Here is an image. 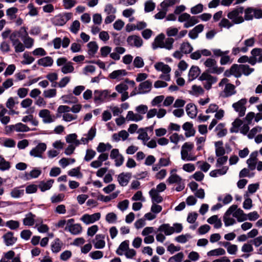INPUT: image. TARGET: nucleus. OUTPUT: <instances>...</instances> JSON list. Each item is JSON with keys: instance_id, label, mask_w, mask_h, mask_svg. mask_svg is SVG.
Here are the masks:
<instances>
[{"instance_id": "obj_4", "label": "nucleus", "mask_w": 262, "mask_h": 262, "mask_svg": "<svg viewBox=\"0 0 262 262\" xmlns=\"http://www.w3.org/2000/svg\"><path fill=\"white\" fill-rule=\"evenodd\" d=\"M247 102V99L243 98L239 100L236 103H234L232 105V107L234 108L236 112H238L239 117H242L245 114L246 107L245 105Z\"/></svg>"}, {"instance_id": "obj_3", "label": "nucleus", "mask_w": 262, "mask_h": 262, "mask_svg": "<svg viewBox=\"0 0 262 262\" xmlns=\"http://www.w3.org/2000/svg\"><path fill=\"white\" fill-rule=\"evenodd\" d=\"M204 65L208 68L207 71L212 74H220L222 73L224 70V67L218 68L216 66V61L212 58H208L204 62Z\"/></svg>"}, {"instance_id": "obj_50", "label": "nucleus", "mask_w": 262, "mask_h": 262, "mask_svg": "<svg viewBox=\"0 0 262 262\" xmlns=\"http://www.w3.org/2000/svg\"><path fill=\"white\" fill-rule=\"evenodd\" d=\"M176 3V0H164L161 4V6L163 9H167L169 6H172Z\"/></svg>"}, {"instance_id": "obj_57", "label": "nucleus", "mask_w": 262, "mask_h": 262, "mask_svg": "<svg viewBox=\"0 0 262 262\" xmlns=\"http://www.w3.org/2000/svg\"><path fill=\"white\" fill-rule=\"evenodd\" d=\"M229 215H224L223 221L226 226H229L235 223V220L233 218L228 217Z\"/></svg>"}, {"instance_id": "obj_51", "label": "nucleus", "mask_w": 262, "mask_h": 262, "mask_svg": "<svg viewBox=\"0 0 262 262\" xmlns=\"http://www.w3.org/2000/svg\"><path fill=\"white\" fill-rule=\"evenodd\" d=\"M174 41L173 38L168 37L166 39L165 43H164V48L167 50H170L172 48V45Z\"/></svg>"}, {"instance_id": "obj_54", "label": "nucleus", "mask_w": 262, "mask_h": 262, "mask_svg": "<svg viewBox=\"0 0 262 262\" xmlns=\"http://www.w3.org/2000/svg\"><path fill=\"white\" fill-rule=\"evenodd\" d=\"M191 236L189 234L185 235H181L176 237L175 239L177 242L180 243H185L187 241V238H191Z\"/></svg>"}, {"instance_id": "obj_8", "label": "nucleus", "mask_w": 262, "mask_h": 262, "mask_svg": "<svg viewBox=\"0 0 262 262\" xmlns=\"http://www.w3.org/2000/svg\"><path fill=\"white\" fill-rule=\"evenodd\" d=\"M127 42L130 46H134L136 47H140L143 43L141 38L137 35H130L127 38Z\"/></svg>"}, {"instance_id": "obj_9", "label": "nucleus", "mask_w": 262, "mask_h": 262, "mask_svg": "<svg viewBox=\"0 0 262 262\" xmlns=\"http://www.w3.org/2000/svg\"><path fill=\"white\" fill-rule=\"evenodd\" d=\"M164 38L165 35L163 33H161L157 36L152 43V49L156 50L158 48H164Z\"/></svg>"}, {"instance_id": "obj_42", "label": "nucleus", "mask_w": 262, "mask_h": 262, "mask_svg": "<svg viewBox=\"0 0 262 262\" xmlns=\"http://www.w3.org/2000/svg\"><path fill=\"white\" fill-rule=\"evenodd\" d=\"M68 174L71 177H77L78 178L82 177V173L80 171V167H78L72 169L68 171Z\"/></svg>"}, {"instance_id": "obj_12", "label": "nucleus", "mask_w": 262, "mask_h": 262, "mask_svg": "<svg viewBox=\"0 0 262 262\" xmlns=\"http://www.w3.org/2000/svg\"><path fill=\"white\" fill-rule=\"evenodd\" d=\"M39 116L43 119L44 123H49L54 121V119L50 115V112L48 110L44 109L40 111Z\"/></svg>"}, {"instance_id": "obj_49", "label": "nucleus", "mask_w": 262, "mask_h": 262, "mask_svg": "<svg viewBox=\"0 0 262 262\" xmlns=\"http://www.w3.org/2000/svg\"><path fill=\"white\" fill-rule=\"evenodd\" d=\"M117 215L114 212H110L106 214L105 220L108 223H115L117 220Z\"/></svg>"}, {"instance_id": "obj_46", "label": "nucleus", "mask_w": 262, "mask_h": 262, "mask_svg": "<svg viewBox=\"0 0 262 262\" xmlns=\"http://www.w3.org/2000/svg\"><path fill=\"white\" fill-rule=\"evenodd\" d=\"M203 10V5L201 4H199L196 6L192 7L190 9V12L193 14H197L202 12Z\"/></svg>"}, {"instance_id": "obj_17", "label": "nucleus", "mask_w": 262, "mask_h": 262, "mask_svg": "<svg viewBox=\"0 0 262 262\" xmlns=\"http://www.w3.org/2000/svg\"><path fill=\"white\" fill-rule=\"evenodd\" d=\"M37 63L43 67H50L53 63V59L50 56H46L38 60Z\"/></svg>"}, {"instance_id": "obj_39", "label": "nucleus", "mask_w": 262, "mask_h": 262, "mask_svg": "<svg viewBox=\"0 0 262 262\" xmlns=\"http://www.w3.org/2000/svg\"><path fill=\"white\" fill-rule=\"evenodd\" d=\"M21 33L18 31H15L10 35V39L12 43L18 42L19 38L21 37Z\"/></svg>"}, {"instance_id": "obj_28", "label": "nucleus", "mask_w": 262, "mask_h": 262, "mask_svg": "<svg viewBox=\"0 0 262 262\" xmlns=\"http://www.w3.org/2000/svg\"><path fill=\"white\" fill-rule=\"evenodd\" d=\"M41 170L37 169L32 170L29 173H26V180H30L31 178H36L41 174Z\"/></svg>"}, {"instance_id": "obj_32", "label": "nucleus", "mask_w": 262, "mask_h": 262, "mask_svg": "<svg viewBox=\"0 0 262 262\" xmlns=\"http://www.w3.org/2000/svg\"><path fill=\"white\" fill-rule=\"evenodd\" d=\"M64 103L70 104L76 103L77 101V98L72 95V94L63 95L62 97Z\"/></svg>"}, {"instance_id": "obj_60", "label": "nucleus", "mask_w": 262, "mask_h": 262, "mask_svg": "<svg viewBox=\"0 0 262 262\" xmlns=\"http://www.w3.org/2000/svg\"><path fill=\"white\" fill-rule=\"evenodd\" d=\"M103 252L100 251H95L90 253V255L93 259H100L103 257Z\"/></svg>"}, {"instance_id": "obj_25", "label": "nucleus", "mask_w": 262, "mask_h": 262, "mask_svg": "<svg viewBox=\"0 0 262 262\" xmlns=\"http://www.w3.org/2000/svg\"><path fill=\"white\" fill-rule=\"evenodd\" d=\"M243 121L238 118H236L232 123V127L230 129L231 133H237L238 128L243 124Z\"/></svg>"}, {"instance_id": "obj_63", "label": "nucleus", "mask_w": 262, "mask_h": 262, "mask_svg": "<svg viewBox=\"0 0 262 262\" xmlns=\"http://www.w3.org/2000/svg\"><path fill=\"white\" fill-rule=\"evenodd\" d=\"M129 204V201L128 200H124L121 202H120L118 204V207L122 211L126 210Z\"/></svg>"}, {"instance_id": "obj_2", "label": "nucleus", "mask_w": 262, "mask_h": 262, "mask_svg": "<svg viewBox=\"0 0 262 262\" xmlns=\"http://www.w3.org/2000/svg\"><path fill=\"white\" fill-rule=\"evenodd\" d=\"M244 12V7L238 6L232 11L228 13V17L231 19L233 24H238L244 21V19L242 16H239Z\"/></svg>"}, {"instance_id": "obj_53", "label": "nucleus", "mask_w": 262, "mask_h": 262, "mask_svg": "<svg viewBox=\"0 0 262 262\" xmlns=\"http://www.w3.org/2000/svg\"><path fill=\"white\" fill-rule=\"evenodd\" d=\"M232 25L233 24L228 19L225 18H223L219 23V26L227 28V29L230 28Z\"/></svg>"}, {"instance_id": "obj_1", "label": "nucleus", "mask_w": 262, "mask_h": 262, "mask_svg": "<svg viewBox=\"0 0 262 262\" xmlns=\"http://www.w3.org/2000/svg\"><path fill=\"white\" fill-rule=\"evenodd\" d=\"M245 13L243 17L244 20H251L254 18L259 19L262 18V10L251 7H247L245 9H244Z\"/></svg>"}, {"instance_id": "obj_64", "label": "nucleus", "mask_w": 262, "mask_h": 262, "mask_svg": "<svg viewBox=\"0 0 262 262\" xmlns=\"http://www.w3.org/2000/svg\"><path fill=\"white\" fill-rule=\"evenodd\" d=\"M32 235V232L29 230H24L20 233V237L25 240H28Z\"/></svg>"}, {"instance_id": "obj_26", "label": "nucleus", "mask_w": 262, "mask_h": 262, "mask_svg": "<svg viewBox=\"0 0 262 262\" xmlns=\"http://www.w3.org/2000/svg\"><path fill=\"white\" fill-rule=\"evenodd\" d=\"M10 163L7 161L4 157L0 155V170L5 171L10 168Z\"/></svg>"}, {"instance_id": "obj_43", "label": "nucleus", "mask_w": 262, "mask_h": 262, "mask_svg": "<svg viewBox=\"0 0 262 262\" xmlns=\"http://www.w3.org/2000/svg\"><path fill=\"white\" fill-rule=\"evenodd\" d=\"M96 155V152L92 149H88L86 150V154L84 157V160L85 161H90Z\"/></svg>"}, {"instance_id": "obj_18", "label": "nucleus", "mask_w": 262, "mask_h": 262, "mask_svg": "<svg viewBox=\"0 0 262 262\" xmlns=\"http://www.w3.org/2000/svg\"><path fill=\"white\" fill-rule=\"evenodd\" d=\"M87 46L89 48L88 54L89 55L94 56L98 49V46L95 41H91L88 43Z\"/></svg>"}, {"instance_id": "obj_14", "label": "nucleus", "mask_w": 262, "mask_h": 262, "mask_svg": "<svg viewBox=\"0 0 262 262\" xmlns=\"http://www.w3.org/2000/svg\"><path fill=\"white\" fill-rule=\"evenodd\" d=\"M158 231L164 232L166 235H170L174 232V228L170 226L168 224H163L159 226Z\"/></svg>"}, {"instance_id": "obj_56", "label": "nucleus", "mask_w": 262, "mask_h": 262, "mask_svg": "<svg viewBox=\"0 0 262 262\" xmlns=\"http://www.w3.org/2000/svg\"><path fill=\"white\" fill-rule=\"evenodd\" d=\"M128 89V86L123 83H121L116 86V90L119 93H123Z\"/></svg>"}, {"instance_id": "obj_52", "label": "nucleus", "mask_w": 262, "mask_h": 262, "mask_svg": "<svg viewBox=\"0 0 262 262\" xmlns=\"http://www.w3.org/2000/svg\"><path fill=\"white\" fill-rule=\"evenodd\" d=\"M43 96L45 98H52L56 96V89H49L43 92Z\"/></svg>"}, {"instance_id": "obj_22", "label": "nucleus", "mask_w": 262, "mask_h": 262, "mask_svg": "<svg viewBox=\"0 0 262 262\" xmlns=\"http://www.w3.org/2000/svg\"><path fill=\"white\" fill-rule=\"evenodd\" d=\"M180 50L182 53L188 54L192 51L193 48L188 42H184L181 45Z\"/></svg>"}, {"instance_id": "obj_45", "label": "nucleus", "mask_w": 262, "mask_h": 262, "mask_svg": "<svg viewBox=\"0 0 262 262\" xmlns=\"http://www.w3.org/2000/svg\"><path fill=\"white\" fill-rule=\"evenodd\" d=\"M155 7V4L154 2L151 1H148L145 3L144 10L146 12H149L153 11Z\"/></svg>"}, {"instance_id": "obj_6", "label": "nucleus", "mask_w": 262, "mask_h": 262, "mask_svg": "<svg viewBox=\"0 0 262 262\" xmlns=\"http://www.w3.org/2000/svg\"><path fill=\"white\" fill-rule=\"evenodd\" d=\"M101 216L99 212L95 213L90 215L88 214H84L81 218V220L86 224H90L98 221Z\"/></svg>"}, {"instance_id": "obj_7", "label": "nucleus", "mask_w": 262, "mask_h": 262, "mask_svg": "<svg viewBox=\"0 0 262 262\" xmlns=\"http://www.w3.org/2000/svg\"><path fill=\"white\" fill-rule=\"evenodd\" d=\"M109 93L110 92L108 90H95L94 91V101L95 102H97L98 101L101 102H103Z\"/></svg>"}, {"instance_id": "obj_34", "label": "nucleus", "mask_w": 262, "mask_h": 262, "mask_svg": "<svg viewBox=\"0 0 262 262\" xmlns=\"http://www.w3.org/2000/svg\"><path fill=\"white\" fill-rule=\"evenodd\" d=\"M184 257V254L181 252L173 256L170 257L168 262H182Z\"/></svg>"}, {"instance_id": "obj_21", "label": "nucleus", "mask_w": 262, "mask_h": 262, "mask_svg": "<svg viewBox=\"0 0 262 262\" xmlns=\"http://www.w3.org/2000/svg\"><path fill=\"white\" fill-rule=\"evenodd\" d=\"M53 183L54 180L52 179L48 180L47 182L41 181L38 186L40 189L41 191L43 192L50 189Z\"/></svg>"}, {"instance_id": "obj_23", "label": "nucleus", "mask_w": 262, "mask_h": 262, "mask_svg": "<svg viewBox=\"0 0 262 262\" xmlns=\"http://www.w3.org/2000/svg\"><path fill=\"white\" fill-rule=\"evenodd\" d=\"M62 243L60 241L59 238H56L55 239L54 242L51 245V249L53 253L59 252L61 248Z\"/></svg>"}, {"instance_id": "obj_19", "label": "nucleus", "mask_w": 262, "mask_h": 262, "mask_svg": "<svg viewBox=\"0 0 262 262\" xmlns=\"http://www.w3.org/2000/svg\"><path fill=\"white\" fill-rule=\"evenodd\" d=\"M129 249V241L125 240L122 242L116 250V253L122 255L123 251H126Z\"/></svg>"}, {"instance_id": "obj_55", "label": "nucleus", "mask_w": 262, "mask_h": 262, "mask_svg": "<svg viewBox=\"0 0 262 262\" xmlns=\"http://www.w3.org/2000/svg\"><path fill=\"white\" fill-rule=\"evenodd\" d=\"M144 62L141 57L137 56L134 60V65L138 68H142L144 66Z\"/></svg>"}, {"instance_id": "obj_59", "label": "nucleus", "mask_w": 262, "mask_h": 262, "mask_svg": "<svg viewBox=\"0 0 262 262\" xmlns=\"http://www.w3.org/2000/svg\"><path fill=\"white\" fill-rule=\"evenodd\" d=\"M198 216V214L196 212L189 213L188 215L187 221L189 223H194L195 222Z\"/></svg>"}, {"instance_id": "obj_13", "label": "nucleus", "mask_w": 262, "mask_h": 262, "mask_svg": "<svg viewBox=\"0 0 262 262\" xmlns=\"http://www.w3.org/2000/svg\"><path fill=\"white\" fill-rule=\"evenodd\" d=\"M131 176L132 174L130 173H126L125 174L124 172H122L119 174L118 177V181L119 184L122 186L127 185Z\"/></svg>"}, {"instance_id": "obj_16", "label": "nucleus", "mask_w": 262, "mask_h": 262, "mask_svg": "<svg viewBox=\"0 0 262 262\" xmlns=\"http://www.w3.org/2000/svg\"><path fill=\"white\" fill-rule=\"evenodd\" d=\"M200 69L198 67L192 66L188 73L189 81H192L197 78L200 75Z\"/></svg>"}, {"instance_id": "obj_15", "label": "nucleus", "mask_w": 262, "mask_h": 262, "mask_svg": "<svg viewBox=\"0 0 262 262\" xmlns=\"http://www.w3.org/2000/svg\"><path fill=\"white\" fill-rule=\"evenodd\" d=\"M186 111L187 115L191 118H194L197 114V108L193 103H188L186 106Z\"/></svg>"}, {"instance_id": "obj_20", "label": "nucleus", "mask_w": 262, "mask_h": 262, "mask_svg": "<svg viewBox=\"0 0 262 262\" xmlns=\"http://www.w3.org/2000/svg\"><path fill=\"white\" fill-rule=\"evenodd\" d=\"M35 215L32 214L31 212H29L26 215V217L23 220L24 225L29 226H33L35 222Z\"/></svg>"}, {"instance_id": "obj_61", "label": "nucleus", "mask_w": 262, "mask_h": 262, "mask_svg": "<svg viewBox=\"0 0 262 262\" xmlns=\"http://www.w3.org/2000/svg\"><path fill=\"white\" fill-rule=\"evenodd\" d=\"M112 48L108 46H104L100 49L102 57H106L111 52Z\"/></svg>"}, {"instance_id": "obj_41", "label": "nucleus", "mask_w": 262, "mask_h": 262, "mask_svg": "<svg viewBox=\"0 0 262 262\" xmlns=\"http://www.w3.org/2000/svg\"><path fill=\"white\" fill-rule=\"evenodd\" d=\"M74 70V68L72 65V62H69L62 67L61 68V72L64 74H67L73 72Z\"/></svg>"}, {"instance_id": "obj_30", "label": "nucleus", "mask_w": 262, "mask_h": 262, "mask_svg": "<svg viewBox=\"0 0 262 262\" xmlns=\"http://www.w3.org/2000/svg\"><path fill=\"white\" fill-rule=\"evenodd\" d=\"M24 194V189H19V187H15L13 189L10 193V195L12 198H18L23 195Z\"/></svg>"}, {"instance_id": "obj_10", "label": "nucleus", "mask_w": 262, "mask_h": 262, "mask_svg": "<svg viewBox=\"0 0 262 262\" xmlns=\"http://www.w3.org/2000/svg\"><path fill=\"white\" fill-rule=\"evenodd\" d=\"M13 232L8 231L6 234H4L3 238L6 246H9L13 245L17 241V238L14 236Z\"/></svg>"}, {"instance_id": "obj_5", "label": "nucleus", "mask_w": 262, "mask_h": 262, "mask_svg": "<svg viewBox=\"0 0 262 262\" xmlns=\"http://www.w3.org/2000/svg\"><path fill=\"white\" fill-rule=\"evenodd\" d=\"M46 148L47 145L45 143H39L30 151V154L31 156L35 157L42 158V154L46 150Z\"/></svg>"}, {"instance_id": "obj_27", "label": "nucleus", "mask_w": 262, "mask_h": 262, "mask_svg": "<svg viewBox=\"0 0 262 262\" xmlns=\"http://www.w3.org/2000/svg\"><path fill=\"white\" fill-rule=\"evenodd\" d=\"M69 231L73 234L76 235L80 233L82 230V227L80 224L70 225L69 228Z\"/></svg>"}, {"instance_id": "obj_24", "label": "nucleus", "mask_w": 262, "mask_h": 262, "mask_svg": "<svg viewBox=\"0 0 262 262\" xmlns=\"http://www.w3.org/2000/svg\"><path fill=\"white\" fill-rule=\"evenodd\" d=\"M255 43V38L254 37H251L250 38L247 39L244 41L245 47H243L241 48V52L243 53H246L248 51V47H251L254 46Z\"/></svg>"}, {"instance_id": "obj_58", "label": "nucleus", "mask_w": 262, "mask_h": 262, "mask_svg": "<svg viewBox=\"0 0 262 262\" xmlns=\"http://www.w3.org/2000/svg\"><path fill=\"white\" fill-rule=\"evenodd\" d=\"M38 186L35 184H30L27 186L26 188V192L27 193H35L37 190Z\"/></svg>"}, {"instance_id": "obj_44", "label": "nucleus", "mask_w": 262, "mask_h": 262, "mask_svg": "<svg viewBox=\"0 0 262 262\" xmlns=\"http://www.w3.org/2000/svg\"><path fill=\"white\" fill-rule=\"evenodd\" d=\"M23 57L24 58L25 60L21 62L23 64H31L35 60L34 57L29 56V54L26 52L24 54Z\"/></svg>"}, {"instance_id": "obj_47", "label": "nucleus", "mask_w": 262, "mask_h": 262, "mask_svg": "<svg viewBox=\"0 0 262 262\" xmlns=\"http://www.w3.org/2000/svg\"><path fill=\"white\" fill-rule=\"evenodd\" d=\"M13 46L14 47L15 51L16 53L23 52L25 49V46L19 40L18 42L12 43Z\"/></svg>"}, {"instance_id": "obj_37", "label": "nucleus", "mask_w": 262, "mask_h": 262, "mask_svg": "<svg viewBox=\"0 0 262 262\" xmlns=\"http://www.w3.org/2000/svg\"><path fill=\"white\" fill-rule=\"evenodd\" d=\"M241 72L246 76L250 74L253 71L254 69L251 68L248 64H240Z\"/></svg>"}, {"instance_id": "obj_36", "label": "nucleus", "mask_w": 262, "mask_h": 262, "mask_svg": "<svg viewBox=\"0 0 262 262\" xmlns=\"http://www.w3.org/2000/svg\"><path fill=\"white\" fill-rule=\"evenodd\" d=\"M30 130V128L22 123H18L15 124V130L18 132H26Z\"/></svg>"}, {"instance_id": "obj_35", "label": "nucleus", "mask_w": 262, "mask_h": 262, "mask_svg": "<svg viewBox=\"0 0 262 262\" xmlns=\"http://www.w3.org/2000/svg\"><path fill=\"white\" fill-rule=\"evenodd\" d=\"M230 68L232 71L233 74H234L236 77H239L241 76L242 72L240 64L238 65L237 64H233Z\"/></svg>"}, {"instance_id": "obj_31", "label": "nucleus", "mask_w": 262, "mask_h": 262, "mask_svg": "<svg viewBox=\"0 0 262 262\" xmlns=\"http://www.w3.org/2000/svg\"><path fill=\"white\" fill-rule=\"evenodd\" d=\"M182 178L177 174H171L167 180L169 184L180 183Z\"/></svg>"}, {"instance_id": "obj_48", "label": "nucleus", "mask_w": 262, "mask_h": 262, "mask_svg": "<svg viewBox=\"0 0 262 262\" xmlns=\"http://www.w3.org/2000/svg\"><path fill=\"white\" fill-rule=\"evenodd\" d=\"M80 23L78 20H75L73 22L70 27V30L74 34H76L80 29Z\"/></svg>"}, {"instance_id": "obj_40", "label": "nucleus", "mask_w": 262, "mask_h": 262, "mask_svg": "<svg viewBox=\"0 0 262 262\" xmlns=\"http://www.w3.org/2000/svg\"><path fill=\"white\" fill-rule=\"evenodd\" d=\"M225 254V251L224 249L220 248L212 250L208 252V256L223 255Z\"/></svg>"}, {"instance_id": "obj_38", "label": "nucleus", "mask_w": 262, "mask_h": 262, "mask_svg": "<svg viewBox=\"0 0 262 262\" xmlns=\"http://www.w3.org/2000/svg\"><path fill=\"white\" fill-rule=\"evenodd\" d=\"M6 226L11 230H16L19 227V223L17 221L10 220L6 223Z\"/></svg>"}, {"instance_id": "obj_11", "label": "nucleus", "mask_w": 262, "mask_h": 262, "mask_svg": "<svg viewBox=\"0 0 262 262\" xmlns=\"http://www.w3.org/2000/svg\"><path fill=\"white\" fill-rule=\"evenodd\" d=\"M152 82L149 80H146L141 83L139 85L138 94H144L148 93L151 88Z\"/></svg>"}, {"instance_id": "obj_33", "label": "nucleus", "mask_w": 262, "mask_h": 262, "mask_svg": "<svg viewBox=\"0 0 262 262\" xmlns=\"http://www.w3.org/2000/svg\"><path fill=\"white\" fill-rule=\"evenodd\" d=\"M64 16L62 14H59L56 16L54 18V24L56 26H62L66 24Z\"/></svg>"}, {"instance_id": "obj_62", "label": "nucleus", "mask_w": 262, "mask_h": 262, "mask_svg": "<svg viewBox=\"0 0 262 262\" xmlns=\"http://www.w3.org/2000/svg\"><path fill=\"white\" fill-rule=\"evenodd\" d=\"M178 31L176 28L169 27L166 30V34L169 37L174 36L178 34Z\"/></svg>"}, {"instance_id": "obj_29", "label": "nucleus", "mask_w": 262, "mask_h": 262, "mask_svg": "<svg viewBox=\"0 0 262 262\" xmlns=\"http://www.w3.org/2000/svg\"><path fill=\"white\" fill-rule=\"evenodd\" d=\"M235 86L231 83H228L226 84L225 88V93L226 97H229L235 93L234 91Z\"/></svg>"}]
</instances>
